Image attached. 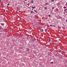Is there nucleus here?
<instances>
[{
    "label": "nucleus",
    "instance_id": "obj_26",
    "mask_svg": "<svg viewBox=\"0 0 67 67\" xmlns=\"http://www.w3.org/2000/svg\"><path fill=\"white\" fill-rule=\"evenodd\" d=\"M48 19L47 18H46L45 19V20H47Z\"/></svg>",
    "mask_w": 67,
    "mask_h": 67
},
{
    "label": "nucleus",
    "instance_id": "obj_38",
    "mask_svg": "<svg viewBox=\"0 0 67 67\" xmlns=\"http://www.w3.org/2000/svg\"><path fill=\"white\" fill-rule=\"evenodd\" d=\"M57 44L56 43H55V44Z\"/></svg>",
    "mask_w": 67,
    "mask_h": 67
},
{
    "label": "nucleus",
    "instance_id": "obj_42",
    "mask_svg": "<svg viewBox=\"0 0 67 67\" xmlns=\"http://www.w3.org/2000/svg\"><path fill=\"white\" fill-rule=\"evenodd\" d=\"M29 8H30V7H29Z\"/></svg>",
    "mask_w": 67,
    "mask_h": 67
},
{
    "label": "nucleus",
    "instance_id": "obj_13",
    "mask_svg": "<svg viewBox=\"0 0 67 67\" xmlns=\"http://www.w3.org/2000/svg\"><path fill=\"white\" fill-rule=\"evenodd\" d=\"M45 31L46 32H47V29H45Z\"/></svg>",
    "mask_w": 67,
    "mask_h": 67
},
{
    "label": "nucleus",
    "instance_id": "obj_35",
    "mask_svg": "<svg viewBox=\"0 0 67 67\" xmlns=\"http://www.w3.org/2000/svg\"><path fill=\"white\" fill-rule=\"evenodd\" d=\"M32 10H33V9H32Z\"/></svg>",
    "mask_w": 67,
    "mask_h": 67
},
{
    "label": "nucleus",
    "instance_id": "obj_39",
    "mask_svg": "<svg viewBox=\"0 0 67 67\" xmlns=\"http://www.w3.org/2000/svg\"><path fill=\"white\" fill-rule=\"evenodd\" d=\"M40 8H39V10H40Z\"/></svg>",
    "mask_w": 67,
    "mask_h": 67
},
{
    "label": "nucleus",
    "instance_id": "obj_16",
    "mask_svg": "<svg viewBox=\"0 0 67 67\" xmlns=\"http://www.w3.org/2000/svg\"><path fill=\"white\" fill-rule=\"evenodd\" d=\"M51 1V2H54V0H52Z\"/></svg>",
    "mask_w": 67,
    "mask_h": 67
},
{
    "label": "nucleus",
    "instance_id": "obj_28",
    "mask_svg": "<svg viewBox=\"0 0 67 67\" xmlns=\"http://www.w3.org/2000/svg\"><path fill=\"white\" fill-rule=\"evenodd\" d=\"M65 5H67V3H66L65 4Z\"/></svg>",
    "mask_w": 67,
    "mask_h": 67
},
{
    "label": "nucleus",
    "instance_id": "obj_9",
    "mask_svg": "<svg viewBox=\"0 0 67 67\" xmlns=\"http://www.w3.org/2000/svg\"><path fill=\"white\" fill-rule=\"evenodd\" d=\"M31 2L32 3H33V2H34V1H31Z\"/></svg>",
    "mask_w": 67,
    "mask_h": 67
},
{
    "label": "nucleus",
    "instance_id": "obj_2",
    "mask_svg": "<svg viewBox=\"0 0 67 67\" xmlns=\"http://www.w3.org/2000/svg\"><path fill=\"white\" fill-rule=\"evenodd\" d=\"M40 31L41 32H43V31H44V30L43 29H41L40 30Z\"/></svg>",
    "mask_w": 67,
    "mask_h": 67
},
{
    "label": "nucleus",
    "instance_id": "obj_11",
    "mask_svg": "<svg viewBox=\"0 0 67 67\" xmlns=\"http://www.w3.org/2000/svg\"><path fill=\"white\" fill-rule=\"evenodd\" d=\"M31 13H33V11L31 10Z\"/></svg>",
    "mask_w": 67,
    "mask_h": 67
},
{
    "label": "nucleus",
    "instance_id": "obj_5",
    "mask_svg": "<svg viewBox=\"0 0 67 67\" xmlns=\"http://www.w3.org/2000/svg\"><path fill=\"white\" fill-rule=\"evenodd\" d=\"M26 50H27V51H30V49L29 48H27Z\"/></svg>",
    "mask_w": 67,
    "mask_h": 67
},
{
    "label": "nucleus",
    "instance_id": "obj_24",
    "mask_svg": "<svg viewBox=\"0 0 67 67\" xmlns=\"http://www.w3.org/2000/svg\"><path fill=\"white\" fill-rule=\"evenodd\" d=\"M50 26H51V27H52V26H53V25H50Z\"/></svg>",
    "mask_w": 67,
    "mask_h": 67
},
{
    "label": "nucleus",
    "instance_id": "obj_25",
    "mask_svg": "<svg viewBox=\"0 0 67 67\" xmlns=\"http://www.w3.org/2000/svg\"><path fill=\"white\" fill-rule=\"evenodd\" d=\"M5 10H4L3 11V12H5Z\"/></svg>",
    "mask_w": 67,
    "mask_h": 67
},
{
    "label": "nucleus",
    "instance_id": "obj_36",
    "mask_svg": "<svg viewBox=\"0 0 67 67\" xmlns=\"http://www.w3.org/2000/svg\"><path fill=\"white\" fill-rule=\"evenodd\" d=\"M33 13H35L34 12H33Z\"/></svg>",
    "mask_w": 67,
    "mask_h": 67
},
{
    "label": "nucleus",
    "instance_id": "obj_8",
    "mask_svg": "<svg viewBox=\"0 0 67 67\" xmlns=\"http://www.w3.org/2000/svg\"><path fill=\"white\" fill-rule=\"evenodd\" d=\"M62 27L63 29H65V27L62 26Z\"/></svg>",
    "mask_w": 67,
    "mask_h": 67
},
{
    "label": "nucleus",
    "instance_id": "obj_17",
    "mask_svg": "<svg viewBox=\"0 0 67 67\" xmlns=\"http://www.w3.org/2000/svg\"><path fill=\"white\" fill-rule=\"evenodd\" d=\"M44 9H45V10L47 9V7H44Z\"/></svg>",
    "mask_w": 67,
    "mask_h": 67
},
{
    "label": "nucleus",
    "instance_id": "obj_7",
    "mask_svg": "<svg viewBox=\"0 0 67 67\" xmlns=\"http://www.w3.org/2000/svg\"><path fill=\"white\" fill-rule=\"evenodd\" d=\"M1 24L2 25V26H3L4 25V24L3 23Z\"/></svg>",
    "mask_w": 67,
    "mask_h": 67
},
{
    "label": "nucleus",
    "instance_id": "obj_6",
    "mask_svg": "<svg viewBox=\"0 0 67 67\" xmlns=\"http://www.w3.org/2000/svg\"><path fill=\"white\" fill-rule=\"evenodd\" d=\"M36 8V7H32V9H35Z\"/></svg>",
    "mask_w": 67,
    "mask_h": 67
},
{
    "label": "nucleus",
    "instance_id": "obj_4",
    "mask_svg": "<svg viewBox=\"0 0 67 67\" xmlns=\"http://www.w3.org/2000/svg\"><path fill=\"white\" fill-rule=\"evenodd\" d=\"M48 40V42H51V39H50L49 38Z\"/></svg>",
    "mask_w": 67,
    "mask_h": 67
},
{
    "label": "nucleus",
    "instance_id": "obj_32",
    "mask_svg": "<svg viewBox=\"0 0 67 67\" xmlns=\"http://www.w3.org/2000/svg\"><path fill=\"white\" fill-rule=\"evenodd\" d=\"M58 9H57V10H56V11H58Z\"/></svg>",
    "mask_w": 67,
    "mask_h": 67
},
{
    "label": "nucleus",
    "instance_id": "obj_23",
    "mask_svg": "<svg viewBox=\"0 0 67 67\" xmlns=\"http://www.w3.org/2000/svg\"><path fill=\"white\" fill-rule=\"evenodd\" d=\"M60 35L61 37H63V35Z\"/></svg>",
    "mask_w": 67,
    "mask_h": 67
},
{
    "label": "nucleus",
    "instance_id": "obj_34",
    "mask_svg": "<svg viewBox=\"0 0 67 67\" xmlns=\"http://www.w3.org/2000/svg\"><path fill=\"white\" fill-rule=\"evenodd\" d=\"M0 2H1V0H0Z\"/></svg>",
    "mask_w": 67,
    "mask_h": 67
},
{
    "label": "nucleus",
    "instance_id": "obj_21",
    "mask_svg": "<svg viewBox=\"0 0 67 67\" xmlns=\"http://www.w3.org/2000/svg\"><path fill=\"white\" fill-rule=\"evenodd\" d=\"M1 5H2L3 6V5H4L3 4H1Z\"/></svg>",
    "mask_w": 67,
    "mask_h": 67
},
{
    "label": "nucleus",
    "instance_id": "obj_29",
    "mask_svg": "<svg viewBox=\"0 0 67 67\" xmlns=\"http://www.w3.org/2000/svg\"><path fill=\"white\" fill-rule=\"evenodd\" d=\"M54 9V7H52V9Z\"/></svg>",
    "mask_w": 67,
    "mask_h": 67
},
{
    "label": "nucleus",
    "instance_id": "obj_27",
    "mask_svg": "<svg viewBox=\"0 0 67 67\" xmlns=\"http://www.w3.org/2000/svg\"><path fill=\"white\" fill-rule=\"evenodd\" d=\"M7 5H9V4L8 3V4H7Z\"/></svg>",
    "mask_w": 67,
    "mask_h": 67
},
{
    "label": "nucleus",
    "instance_id": "obj_20",
    "mask_svg": "<svg viewBox=\"0 0 67 67\" xmlns=\"http://www.w3.org/2000/svg\"><path fill=\"white\" fill-rule=\"evenodd\" d=\"M51 64H53V62H50Z\"/></svg>",
    "mask_w": 67,
    "mask_h": 67
},
{
    "label": "nucleus",
    "instance_id": "obj_22",
    "mask_svg": "<svg viewBox=\"0 0 67 67\" xmlns=\"http://www.w3.org/2000/svg\"><path fill=\"white\" fill-rule=\"evenodd\" d=\"M27 5H29L28 6H29V5H30V4L29 3H28L27 4Z\"/></svg>",
    "mask_w": 67,
    "mask_h": 67
},
{
    "label": "nucleus",
    "instance_id": "obj_14",
    "mask_svg": "<svg viewBox=\"0 0 67 67\" xmlns=\"http://www.w3.org/2000/svg\"><path fill=\"white\" fill-rule=\"evenodd\" d=\"M67 10V9H65L64 10V12H66V11Z\"/></svg>",
    "mask_w": 67,
    "mask_h": 67
},
{
    "label": "nucleus",
    "instance_id": "obj_37",
    "mask_svg": "<svg viewBox=\"0 0 67 67\" xmlns=\"http://www.w3.org/2000/svg\"><path fill=\"white\" fill-rule=\"evenodd\" d=\"M30 33H31V31H30Z\"/></svg>",
    "mask_w": 67,
    "mask_h": 67
},
{
    "label": "nucleus",
    "instance_id": "obj_40",
    "mask_svg": "<svg viewBox=\"0 0 67 67\" xmlns=\"http://www.w3.org/2000/svg\"><path fill=\"white\" fill-rule=\"evenodd\" d=\"M40 60H42V59H40Z\"/></svg>",
    "mask_w": 67,
    "mask_h": 67
},
{
    "label": "nucleus",
    "instance_id": "obj_1",
    "mask_svg": "<svg viewBox=\"0 0 67 67\" xmlns=\"http://www.w3.org/2000/svg\"><path fill=\"white\" fill-rule=\"evenodd\" d=\"M58 52L59 53H61V52H62V50H60V49H58Z\"/></svg>",
    "mask_w": 67,
    "mask_h": 67
},
{
    "label": "nucleus",
    "instance_id": "obj_3",
    "mask_svg": "<svg viewBox=\"0 0 67 67\" xmlns=\"http://www.w3.org/2000/svg\"><path fill=\"white\" fill-rule=\"evenodd\" d=\"M45 5H49V4L48 3H46L45 4Z\"/></svg>",
    "mask_w": 67,
    "mask_h": 67
},
{
    "label": "nucleus",
    "instance_id": "obj_15",
    "mask_svg": "<svg viewBox=\"0 0 67 67\" xmlns=\"http://www.w3.org/2000/svg\"><path fill=\"white\" fill-rule=\"evenodd\" d=\"M63 8H64V9H66V7L64 6L63 7Z\"/></svg>",
    "mask_w": 67,
    "mask_h": 67
},
{
    "label": "nucleus",
    "instance_id": "obj_12",
    "mask_svg": "<svg viewBox=\"0 0 67 67\" xmlns=\"http://www.w3.org/2000/svg\"><path fill=\"white\" fill-rule=\"evenodd\" d=\"M34 11L35 12H36V13H37V11H36V10H34Z\"/></svg>",
    "mask_w": 67,
    "mask_h": 67
},
{
    "label": "nucleus",
    "instance_id": "obj_31",
    "mask_svg": "<svg viewBox=\"0 0 67 67\" xmlns=\"http://www.w3.org/2000/svg\"><path fill=\"white\" fill-rule=\"evenodd\" d=\"M24 3H25V2H24Z\"/></svg>",
    "mask_w": 67,
    "mask_h": 67
},
{
    "label": "nucleus",
    "instance_id": "obj_18",
    "mask_svg": "<svg viewBox=\"0 0 67 67\" xmlns=\"http://www.w3.org/2000/svg\"><path fill=\"white\" fill-rule=\"evenodd\" d=\"M36 17H37V18H39V17L38 16H37V15H36Z\"/></svg>",
    "mask_w": 67,
    "mask_h": 67
},
{
    "label": "nucleus",
    "instance_id": "obj_30",
    "mask_svg": "<svg viewBox=\"0 0 67 67\" xmlns=\"http://www.w3.org/2000/svg\"><path fill=\"white\" fill-rule=\"evenodd\" d=\"M63 13H64V14H65V13H65V12H64Z\"/></svg>",
    "mask_w": 67,
    "mask_h": 67
},
{
    "label": "nucleus",
    "instance_id": "obj_10",
    "mask_svg": "<svg viewBox=\"0 0 67 67\" xmlns=\"http://www.w3.org/2000/svg\"><path fill=\"white\" fill-rule=\"evenodd\" d=\"M2 29V27H1V26H0V29L1 30Z\"/></svg>",
    "mask_w": 67,
    "mask_h": 67
},
{
    "label": "nucleus",
    "instance_id": "obj_19",
    "mask_svg": "<svg viewBox=\"0 0 67 67\" xmlns=\"http://www.w3.org/2000/svg\"><path fill=\"white\" fill-rule=\"evenodd\" d=\"M48 16L49 17H50V16H51V15L49 14Z\"/></svg>",
    "mask_w": 67,
    "mask_h": 67
},
{
    "label": "nucleus",
    "instance_id": "obj_33",
    "mask_svg": "<svg viewBox=\"0 0 67 67\" xmlns=\"http://www.w3.org/2000/svg\"><path fill=\"white\" fill-rule=\"evenodd\" d=\"M66 22H67V20H66Z\"/></svg>",
    "mask_w": 67,
    "mask_h": 67
},
{
    "label": "nucleus",
    "instance_id": "obj_41",
    "mask_svg": "<svg viewBox=\"0 0 67 67\" xmlns=\"http://www.w3.org/2000/svg\"><path fill=\"white\" fill-rule=\"evenodd\" d=\"M60 49H61V48H60Z\"/></svg>",
    "mask_w": 67,
    "mask_h": 67
}]
</instances>
